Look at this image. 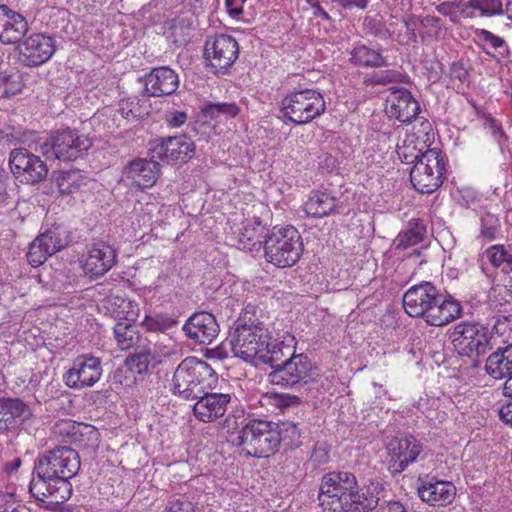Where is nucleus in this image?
<instances>
[{
  "instance_id": "a18cd8bd",
  "label": "nucleus",
  "mask_w": 512,
  "mask_h": 512,
  "mask_svg": "<svg viewBox=\"0 0 512 512\" xmlns=\"http://www.w3.org/2000/svg\"><path fill=\"white\" fill-rule=\"evenodd\" d=\"M127 362L130 366V369L135 370L137 373L141 374L147 371L151 362L158 363L159 361L156 359L152 352L142 349L131 355L127 359Z\"/></svg>"
},
{
  "instance_id": "864d4df0",
  "label": "nucleus",
  "mask_w": 512,
  "mask_h": 512,
  "mask_svg": "<svg viewBox=\"0 0 512 512\" xmlns=\"http://www.w3.org/2000/svg\"><path fill=\"white\" fill-rule=\"evenodd\" d=\"M119 113L126 119H135L140 116V107L136 98H128L119 103Z\"/></svg>"
},
{
  "instance_id": "20e7f679",
  "label": "nucleus",
  "mask_w": 512,
  "mask_h": 512,
  "mask_svg": "<svg viewBox=\"0 0 512 512\" xmlns=\"http://www.w3.org/2000/svg\"><path fill=\"white\" fill-rule=\"evenodd\" d=\"M256 312L255 306L247 305L234 322L228 338L234 355L253 365L270 340L268 330Z\"/></svg>"
},
{
  "instance_id": "3c124183",
  "label": "nucleus",
  "mask_w": 512,
  "mask_h": 512,
  "mask_svg": "<svg viewBox=\"0 0 512 512\" xmlns=\"http://www.w3.org/2000/svg\"><path fill=\"white\" fill-rule=\"evenodd\" d=\"M164 512H195L194 504L185 496L171 498Z\"/></svg>"
},
{
  "instance_id": "774afa93",
  "label": "nucleus",
  "mask_w": 512,
  "mask_h": 512,
  "mask_svg": "<svg viewBox=\"0 0 512 512\" xmlns=\"http://www.w3.org/2000/svg\"><path fill=\"white\" fill-rule=\"evenodd\" d=\"M504 13H506L508 15L509 19H512V0H509L506 3V7L504 9Z\"/></svg>"
},
{
  "instance_id": "f704fd0d",
  "label": "nucleus",
  "mask_w": 512,
  "mask_h": 512,
  "mask_svg": "<svg viewBox=\"0 0 512 512\" xmlns=\"http://www.w3.org/2000/svg\"><path fill=\"white\" fill-rule=\"evenodd\" d=\"M351 62L363 67H382L386 65L385 58L377 50L366 45H357L351 51Z\"/></svg>"
},
{
  "instance_id": "0e129e2a",
  "label": "nucleus",
  "mask_w": 512,
  "mask_h": 512,
  "mask_svg": "<svg viewBox=\"0 0 512 512\" xmlns=\"http://www.w3.org/2000/svg\"><path fill=\"white\" fill-rule=\"evenodd\" d=\"M314 14L317 16H321L324 19H329V15L320 7V5H316Z\"/></svg>"
},
{
  "instance_id": "680f3d73",
  "label": "nucleus",
  "mask_w": 512,
  "mask_h": 512,
  "mask_svg": "<svg viewBox=\"0 0 512 512\" xmlns=\"http://www.w3.org/2000/svg\"><path fill=\"white\" fill-rule=\"evenodd\" d=\"M487 42H489L494 48H500L504 45V40L493 33L490 34Z\"/></svg>"
},
{
  "instance_id": "7c9ffc66",
  "label": "nucleus",
  "mask_w": 512,
  "mask_h": 512,
  "mask_svg": "<svg viewBox=\"0 0 512 512\" xmlns=\"http://www.w3.org/2000/svg\"><path fill=\"white\" fill-rule=\"evenodd\" d=\"M336 210V198L326 192H313L304 204L307 215L322 218L334 213Z\"/></svg>"
},
{
  "instance_id": "79ce46f5",
  "label": "nucleus",
  "mask_w": 512,
  "mask_h": 512,
  "mask_svg": "<svg viewBox=\"0 0 512 512\" xmlns=\"http://www.w3.org/2000/svg\"><path fill=\"white\" fill-rule=\"evenodd\" d=\"M259 227L247 224L238 234V247L242 250L252 251L256 246L260 247L261 240L258 234Z\"/></svg>"
},
{
  "instance_id": "72a5a7b5",
  "label": "nucleus",
  "mask_w": 512,
  "mask_h": 512,
  "mask_svg": "<svg viewBox=\"0 0 512 512\" xmlns=\"http://www.w3.org/2000/svg\"><path fill=\"white\" fill-rule=\"evenodd\" d=\"M426 234L425 225L416 219L408 222L406 229L402 230L393 241L395 249H407L420 243Z\"/></svg>"
},
{
  "instance_id": "603ef678",
  "label": "nucleus",
  "mask_w": 512,
  "mask_h": 512,
  "mask_svg": "<svg viewBox=\"0 0 512 512\" xmlns=\"http://www.w3.org/2000/svg\"><path fill=\"white\" fill-rule=\"evenodd\" d=\"M499 227V220L493 214L485 213L481 217V234L488 238L494 239L497 228Z\"/></svg>"
},
{
  "instance_id": "a211bd4d",
  "label": "nucleus",
  "mask_w": 512,
  "mask_h": 512,
  "mask_svg": "<svg viewBox=\"0 0 512 512\" xmlns=\"http://www.w3.org/2000/svg\"><path fill=\"white\" fill-rule=\"evenodd\" d=\"M195 400H197L193 405L195 418L204 423H211L226 414L232 402V395L205 391Z\"/></svg>"
},
{
  "instance_id": "1a4fd4ad",
  "label": "nucleus",
  "mask_w": 512,
  "mask_h": 512,
  "mask_svg": "<svg viewBox=\"0 0 512 512\" xmlns=\"http://www.w3.org/2000/svg\"><path fill=\"white\" fill-rule=\"evenodd\" d=\"M326 110L322 94L313 89L294 91L285 96L280 103L282 117L296 125L311 122Z\"/></svg>"
},
{
  "instance_id": "bb28decb",
  "label": "nucleus",
  "mask_w": 512,
  "mask_h": 512,
  "mask_svg": "<svg viewBox=\"0 0 512 512\" xmlns=\"http://www.w3.org/2000/svg\"><path fill=\"white\" fill-rule=\"evenodd\" d=\"M32 415L30 407L22 400H0V433L16 430Z\"/></svg>"
},
{
  "instance_id": "7ed1b4c3",
  "label": "nucleus",
  "mask_w": 512,
  "mask_h": 512,
  "mask_svg": "<svg viewBox=\"0 0 512 512\" xmlns=\"http://www.w3.org/2000/svg\"><path fill=\"white\" fill-rule=\"evenodd\" d=\"M403 307L411 317H423L431 326H444L461 315L460 304L439 293L430 282L409 288L403 296Z\"/></svg>"
},
{
  "instance_id": "e433bc0d",
  "label": "nucleus",
  "mask_w": 512,
  "mask_h": 512,
  "mask_svg": "<svg viewBox=\"0 0 512 512\" xmlns=\"http://www.w3.org/2000/svg\"><path fill=\"white\" fill-rule=\"evenodd\" d=\"M99 441L100 433L94 426L80 423L77 434L72 440V445L94 450L98 447Z\"/></svg>"
},
{
  "instance_id": "69168bd1",
  "label": "nucleus",
  "mask_w": 512,
  "mask_h": 512,
  "mask_svg": "<svg viewBox=\"0 0 512 512\" xmlns=\"http://www.w3.org/2000/svg\"><path fill=\"white\" fill-rule=\"evenodd\" d=\"M4 512H31V511L25 505H19V506L13 508L11 511L5 510Z\"/></svg>"
},
{
  "instance_id": "c03bdc74",
  "label": "nucleus",
  "mask_w": 512,
  "mask_h": 512,
  "mask_svg": "<svg viewBox=\"0 0 512 512\" xmlns=\"http://www.w3.org/2000/svg\"><path fill=\"white\" fill-rule=\"evenodd\" d=\"M22 83L17 74L0 72V98H9L22 90Z\"/></svg>"
},
{
  "instance_id": "5fc2aeb1",
  "label": "nucleus",
  "mask_w": 512,
  "mask_h": 512,
  "mask_svg": "<svg viewBox=\"0 0 512 512\" xmlns=\"http://www.w3.org/2000/svg\"><path fill=\"white\" fill-rule=\"evenodd\" d=\"M400 78V73L396 70H383L374 72L370 77V83L373 85H386L389 83L397 82Z\"/></svg>"
},
{
  "instance_id": "39448f33",
  "label": "nucleus",
  "mask_w": 512,
  "mask_h": 512,
  "mask_svg": "<svg viewBox=\"0 0 512 512\" xmlns=\"http://www.w3.org/2000/svg\"><path fill=\"white\" fill-rule=\"evenodd\" d=\"M233 442L240 446L247 456L269 457L274 454L280 445V436L276 431V423L251 419L244 424Z\"/></svg>"
},
{
  "instance_id": "a878e982",
  "label": "nucleus",
  "mask_w": 512,
  "mask_h": 512,
  "mask_svg": "<svg viewBox=\"0 0 512 512\" xmlns=\"http://www.w3.org/2000/svg\"><path fill=\"white\" fill-rule=\"evenodd\" d=\"M386 113L402 123H410L420 112V105L405 88L395 89L387 100Z\"/></svg>"
},
{
  "instance_id": "ea45409f",
  "label": "nucleus",
  "mask_w": 512,
  "mask_h": 512,
  "mask_svg": "<svg viewBox=\"0 0 512 512\" xmlns=\"http://www.w3.org/2000/svg\"><path fill=\"white\" fill-rule=\"evenodd\" d=\"M79 425L80 423H77L71 419H61L53 425L52 434L57 440L72 445V440L77 434Z\"/></svg>"
},
{
  "instance_id": "6e6552de",
  "label": "nucleus",
  "mask_w": 512,
  "mask_h": 512,
  "mask_svg": "<svg viewBox=\"0 0 512 512\" xmlns=\"http://www.w3.org/2000/svg\"><path fill=\"white\" fill-rule=\"evenodd\" d=\"M91 146L89 137L77 130L66 128L53 132L39 144V149L47 160L70 162L82 158Z\"/></svg>"
},
{
  "instance_id": "f3484780",
  "label": "nucleus",
  "mask_w": 512,
  "mask_h": 512,
  "mask_svg": "<svg viewBox=\"0 0 512 512\" xmlns=\"http://www.w3.org/2000/svg\"><path fill=\"white\" fill-rule=\"evenodd\" d=\"M390 468L395 473L404 471L422 452V445L413 436L395 437L387 445Z\"/></svg>"
},
{
  "instance_id": "473e14b6",
  "label": "nucleus",
  "mask_w": 512,
  "mask_h": 512,
  "mask_svg": "<svg viewBox=\"0 0 512 512\" xmlns=\"http://www.w3.org/2000/svg\"><path fill=\"white\" fill-rule=\"evenodd\" d=\"M288 352V346H284L282 342L273 341L270 337L268 347L263 349L254 365L266 364L269 365L272 370H276L286 362Z\"/></svg>"
},
{
  "instance_id": "8fccbe9b",
  "label": "nucleus",
  "mask_w": 512,
  "mask_h": 512,
  "mask_svg": "<svg viewBox=\"0 0 512 512\" xmlns=\"http://www.w3.org/2000/svg\"><path fill=\"white\" fill-rule=\"evenodd\" d=\"M493 330L496 335L506 342L512 337V315H502L497 317L493 324Z\"/></svg>"
},
{
  "instance_id": "b1692460",
  "label": "nucleus",
  "mask_w": 512,
  "mask_h": 512,
  "mask_svg": "<svg viewBox=\"0 0 512 512\" xmlns=\"http://www.w3.org/2000/svg\"><path fill=\"white\" fill-rule=\"evenodd\" d=\"M123 175L137 188H151L159 178L160 165L152 159L138 158L130 161L124 167Z\"/></svg>"
},
{
  "instance_id": "2eb2a0df",
  "label": "nucleus",
  "mask_w": 512,
  "mask_h": 512,
  "mask_svg": "<svg viewBox=\"0 0 512 512\" xmlns=\"http://www.w3.org/2000/svg\"><path fill=\"white\" fill-rule=\"evenodd\" d=\"M238 55V42L230 35H215L205 42V59L216 73H225L235 63Z\"/></svg>"
},
{
  "instance_id": "4c0bfd02",
  "label": "nucleus",
  "mask_w": 512,
  "mask_h": 512,
  "mask_svg": "<svg viewBox=\"0 0 512 512\" xmlns=\"http://www.w3.org/2000/svg\"><path fill=\"white\" fill-rule=\"evenodd\" d=\"M141 324L147 331L164 333L177 326L178 320L170 315L160 313L153 316L146 315Z\"/></svg>"
},
{
  "instance_id": "37998d69",
  "label": "nucleus",
  "mask_w": 512,
  "mask_h": 512,
  "mask_svg": "<svg viewBox=\"0 0 512 512\" xmlns=\"http://www.w3.org/2000/svg\"><path fill=\"white\" fill-rule=\"evenodd\" d=\"M490 299L495 308L506 312L512 307V290L506 285H495L491 288Z\"/></svg>"
},
{
  "instance_id": "c85d7f7f",
  "label": "nucleus",
  "mask_w": 512,
  "mask_h": 512,
  "mask_svg": "<svg viewBox=\"0 0 512 512\" xmlns=\"http://www.w3.org/2000/svg\"><path fill=\"white\" fill-rule=\"evenodd\" d=\"M486 372L494 379H506L512 375V344L498 347L485 364Z\"/></svg>"
},
{
  "instance_id": "c756f323",
  "label": "nucleus",
  "mask_w": 512,
  "mask_h": 512,
  "mask_svg": "<svg viewBox=\"0 0 512 512\" xmlns=\"http://www.w3.org/2000/svg\"><path fill=\"white\" fill-rule=\"evenodd\" d=\"M457 9L466 18L494 17L504 14L501 0H469L466 3H458Z\"/></svg>"
},
{
  "instance_id": "2f4dec72",
  "label": "nucleus",
  "mask_w": 512,
  "mask_h": 512,
  "mask_svg": "<svg viewBox=\"0 0 512 512\" xmlns=\"http://www.w3.org/2000/svg\"><path fill=\"white\" fill-rule=\"evenodd\" d=\"M108 304L109 311L121 322H135L139 317V306L132 300L113 295L109 297Z\"/></svg>"
},
{
  "instance_id": "cd10ccee",
  "label": "nucleus",
  "mask_w": 512,
  "mask_h": 512,
  "mask_svg": "<svg viewBox=\"0 0 512 512\" xmlns=\"http://www.w3.org/2000/svg\"><path fill=\"white\" fill-rule=\"evenodd\" d=\"M418 495L422 501L430 505L445 506L454 500L456 487L450 481H428L418 487Z\"/></svg>"
},
{
  "instance_id": "4be33fe9",
  "label": "nucleus",
  "mask_w": 512,
  "mask_h": 512,
  "mask_svg": "<svg viewBox=\"0 0 512 512\" xmlns=\"http://www.w3.org/2000/svg\"><path fill=\"white\" fill-rule=\"evenodd\" d=\"M186 336L199 344H210L219 334V324L213 314L196 312L183 325Z\"/></svg>"
},
{
  "instance_id": "f257e3e1",
  "label": "nucleus",
  "mask_w": 512,
  "mask_h": 512,
  "mask_svg": "<svg viewBox=\"0 0 512 512\" xmlns=\"http://www.w3.org/2000/svg\"><path fill=\"white\" fill-rule=\"evenodd\" d=\"M79 454L68 446L56 447L39 457L34 466V477L29 484L31 495L44 502L50 497L51 503H63L72 494L70 480L80 470Z\"/></svg>"
},
{
  "instance_id": "f8f14e48",
  "label": "nucleus",
  "mask_w": 512,
  "mask_h": 512,
  "mask_svg": "<svg viewBox=\"0 0 512 512\" xmlns=\"http://www.w3.org/2000/svg\"><path fill=\"white\" fill-rule=\"evenodd\" d=\"M317 373L310 359L304 354L290 355L284 364L272 370L269 381L284 388H299L313 381Z\"/></svg>"
},
{
  "instance_id": "bf43d9fd",
  "label": "nucleus",
  "mask_w": 512,
  "mask_h": 512,
  "mask_svg": "<svg viewBox=\"0 0 512 512\" xmlns=\"http://www.w3.org/2000/svg\"><path fill=\"white\" fill-rule=\"evenodd\" d=\"M486 128L491 132V134L499 143H501V140L505 138V134L496 120L488 119L486 121Z\"/></svg>"
},
{
  "instance_id": "338daca9",
  "label": "nucleus",
  "mask_w": 512,
  "mask_h": 512,
  "mask_svg": "<svg viewBox=\"0 0 512 512\" xmlns=\"http://www.w3.org/2000/svg\"><path fill=\"white\" fill-rule=\"evenodd\" d=\"M491 32L488 31V30H485V29H482L480 30L477 35L478 37H480L482 40L486 41L488 40L489 36H490Z\"/></svg>"
},
{
  "instance_id": "13d9d810",
  "label": "nucleus",
  "mask_w": 512,
  "mask_h": 512,
  "mask_svg": "<svg viewBox=\"0 0 512 512\" xmlns=\"http://www.w3.org/2000/svg\"><path fill=\"white\" fill-rule=\"evenodd\" d=\"M246 0H225V5L227 8V12L233 18L239 17V15L243 12V3Z\"/></svg>"
},
{
  "instance_id": "412c9836",
  "label": "nucleus",
  "mask_w": 512,
  "mask_h": 512,
  "mask_svg": "<svg viewBox=\"0 0 512 512\" xmlns=\"http://www.w3.org/2000/svg\"><path fill=\"white\" fill-rule=\"evenodd\" d=\"M116 262V249L109 244L99 242L89 248L82 268L90 277H100L106 274Z\"/></svg>"
},
{
  "instance_id": "393cba45",
  "label": "nucleus",
  "mask_w": 512,
  "mask_h": 512,
  "mask_svg": "<svg viewBox=\"0 0 512 512\" xmlns=\"http://www.w3.org/2000/svg\"><path fill=\"white\" fill-rule=\"evenodd\" d=\"M28 31V22L20 13L0 5V42L18 43Z\"/></svg>"
},
{
  "instance_id": "5701e85b",
  "label": "nucleus",
  "mask_w": 512,
  "mask_h": 512,
  "mask_svg": "<svg viewBox=\"0 0 512 512\" xmlns=\"http://www.w3.org/2000/svg\"><path fill=\"white\" fill-rule=\"evenodd\" d=\"M144 93L148 97H163L174 93L179 86V78L174 70L162 66L153 68L144 79Z\"/></svg>"
},
{
  "instance_id": "423d86ee",
  "label": "nucleus",
  "mask_w": 512,
  "mask_h": 512,
  "mask_svg": "<svg viewBox=\"0 0 512 512\" xmlns=\"http://www.w3.org/2000/svg\"><path fill=\"white\" fill-rule=\"evenodd\" d=\"M214 380L215 372L207 362L195 357H187L174 372L173 392L184 399L195 400L212 385Z\"/></svg>"
},
{
  "instance_id": "9b49d317",
  "label": "nucleus",
  "mask_w": 512,
  "mask_h": 512,
  "mask_svg": "<svg viewBox=\"0 0 512 512\" xmlns=\"http://www.w3.org/2000/svg\"><path fill=\"white\" fill-rule=\"evenodd\" d=\"M455 350L462 356L479 357L493 348V336L479 323L462 322L450 334Z\"/></svg>"
},
{
  "instance_id": "58836bf2",
  "label": "nucleus",
  "mask_w": 512,
  "mask_h": 512,
  "mask_svg": "<svg viewBox=\"0 0 512 512\" xmlns=\"http://www.w3.org/2000/svg\"><path fill=\"white\" fill-rule=\"evenodd\" d=\"M240 109L235 103H210L204 108V114L211 119L219 121L234 118Z\"/></svg>"
},
{
  "instance_id": "49530a36",
  "label": "nucleus",
  "mask_w": 512,
  "mask_h": 512,
  "mask_svg": "<svg viewBox=\"0 0 512 512\" xmlns=\"http://www.w3.org/2000/svg\"><path fill=\"white\" fill-rule=\"evenodd\" d=\"M276 431L279 433L280 442L288 441L287 445L297 446L301 436L298 424L293 421H284L276 424Z\"/></svg>"
},
{
  "instance_id": "6e6d98bb",
  "label": "nucleus",
  "mask_w": 512,
  "mask_h": 512,
  "mask_svg": "<svg viewBox=\"0 0 512 512\" xmlns=\"http://www.w3.org/2000/svg\"><path fill=\"white\" fill-rule=\"evenodd\" d=\"M310 460L315 465H324L329 461V449L325 442H318L315 444L311 453Z\"/></svg>"
},
{
  "instance_id": "6ab92c4d",
  "label": "nucleus",
  "mask_w": 512,
  "mask_h": 512,
  "mask_svg": "<svg viewBox=\"0 0 512 512\" xmlns=\"http://www.w3.org/2000/svg\"><path fill=\"white\" fill-rule=\"evenodd\" d=\"M195 152L193 141L186 135L164 138L153 149V158L166 163L187 162Z\"/></svg>"
},
{
  "instance_id": "de8ad7c7",
  "label": "nucleus",
  "mask_w": 512,
  "mask_h": 512,
  "mask_svg": "<svg viewBox=\"0 0 512 512\" xmlns=\"http://www.w3.org/2000/svg\"><path fill=\"white\" fill-rule=\"evenodd\" d=\"M486 254L492 265L495 267H501L503 271L506 270L507 264H509V261L512 258V254L500 245L488 248Z\"/></svg>"
},
{
  "instance_id": "aec40b11",
  "label": "nucleus",
  "mask_w": 512,
  "mask_h": 512,
  "mask_svg": "<svg viewBox=\"0 0 512 512\" xmlns=\"http://www.w3.org/2000/svg\"><path fill=\"white\" fill-rule=\"evenodd\" d=\"M19 51L27 66L36 67L52 57L55 52L54 40L43 33H35L21 43Z\"/></svg>"
},
{
  "instance_id": "4d7b16f0",
  "label": "nucleus",
  "mask_w": 512,
  "mask_h": 512,
  "mask_svg": "<svg viewBox=\"0 0 512 512\" xmlns=\"http://www.w3.org/2000/svg\"><path fill=\"white\" fill-rule=\"evenodd\" d=\"M188 119L186 111H169L165 115L166 123L171 128L181 127Z\"/></svg>"
},
{
  "instance_id": "c9c22d12",
  "label": "nucleus",
  "mask_w": 512,
  "mask_h": 512,
  "mask_svg": "<svg viewBox=\"0 0 512 512\" xmlns=\"http://www.w3.org/2000/svg\"><path fill=\"white\" fill-rule=\"evenodd\" d=\"M133 323L134 322L119 321L114 327V336L117 346L121 350L137 347L141 340L140 334Z\"/></svg>"
},
{
  "instance_id": "e2e57ef3",
  "label": "nucleus",
  "mask_w": 512,
  "mask_h": 512,
  "mask_svg": "<svg viewBox=\"0 0 512 512\" xmlns=\"http://www.w3.org/2000/svg\"><path fill=\"white\" fill-rule=\"evenodd\" d=\"M224 424L228 428V431L230 429H236L239 426L235 416L230 414L226 417Z\"/></svg>"
},
{
  "instance_id": "dca6fc26",
  "label": "nucleus",
  "mask_w": 512,
  "mask_h": 512,
  "mask_svg": "<svg viewBox=\"0 0 512 512\" xmlns=\"http://www.w3.org/2000/svg\"><path fill=\"white\" fill-rule=\"evenodd\" d=\"M9 165L11 172L21 183L36 184L48 174L46 163L26 148L13 149L9 156Z\"/></svg>"
},
{
  "instance_id": "a19ab883",
  "label": "nucleus",
  "mask_w": 512,
  "mask_h": 512,
  "mask_svg": "<svg viewBox=\"0 0 512 512\" xmlns=\"http://www.w3.org/2000/svg\"><path fill=\"white\" fill-rule=\"evenodd\" d=\"M80 174L77 171L61 172L56 178V186L61 195H69L80 187Z\"/></svg>"
},
{
  "instance_id": "f03ea898",
  "label": "nucleus",
  "mask_w": 512,
  "mask_h": 512,
  "mask_svg": "<svg viewBox=\"0 0 512 512\" xmlns=\"http://www.w3.org/2000/svg\"><path fill=\"white\" fill-rule=\"evenodd\" d=\"M384 493V485L379 481H370L360 489L353 473L332 471L323 475L318 499L329 512H369L385 497Z\"/></svg>"
},
{
  "instance_id": "052dcab7",
  "label": "nucleus",
  "mask_w": 512,
  "mask_h": 512,
  "mask_svg": "<svg viewBox=\"0 0 512 512\" xmlns=\"http://www.w3.org/2000/svg\"><path fill=\"white\" fill-rule=\"evenodd\" d=\"M382 512H406L404 506L398 502H388L386 507H382Z\"/></svg>"
},
{
  "instance_id": "09e8293b",
  "label": "nucleus",
  "mask_w": 512,
  "mask_h": 512,
  "mask_svg": "<svg viewBox=\"0 0 512 512\" xmlns=\"http://www.w3.org/2000/svg\"><path fill=\"white\" fill-rule=\"evenodd\" d=\"M269 403L276 408L283 411L286 408L297 406L301 403V399L298 396L291 395V394H272L266 396Z\"/></svg>"
},
{
  "instance_id": "0eeeda50",
  "label": "nucleus",
  "mask_w": 512,
  "mask_h": 512,
  "mask_svg": "<svg viewBox=\"0 0 512 512\" xmlns=\"http://www.w3.org/2000/svg\"><path fill=\"white\" fill-rule=\"evenodd\" d=\"M266 260L279 268L291 267L303 252L300 233L293 226L274 227L264 242Z\"/></svg>"
},
{
  "instance_id": "4468645a",
  "label": "nucleus",
  "mask_w": 512,
  "mask_h": 512,
  "mask_svg": "<svg viewBox=\"0 0 512 512\" xmlns=\"http://www.w3.org/2000/svg\"><path fill=\"white\" fill-rule=\"evenodd\" d=\"M101 359L91 354L77 356L64 373L63 381L71 389L81 390L94 386L102 377Z\"/></svg>"
},
{
  "instance_id": "9d476101",
  "label": "nucleus",
  "mask_w": 512,
  "mask_h": 512,
  "mask_svg": "<svg viewBox=\"0 0 512 512\" xmlns=\"http://www.w3.org/2000/svg\"><path fill=\"white\" fill-rule=\"evenodd\" d=\"M414 165L410 171V180L413 187L422 194L436 191L443 182L445 163L440 150L427 149L417 154Z\"/></svg>"
},
{
  "instance_id": "ddd939ff",
  "label": "nucleus",
  "mask_w": 512,
  "mask_h": 512,
  "mask_svg": "<svg viewBox=\"0 0 512 512\" xmlns=\"http://www.w3.org/2000/svg\"><path fill=\"white\" fill-rule=\"evenodd\" d=\"M67 244L68 233L65 227L61 224H53L30 244L27 260L33 267H38L50 256L65 248Z\"/></svg>"
}]
</instances>
